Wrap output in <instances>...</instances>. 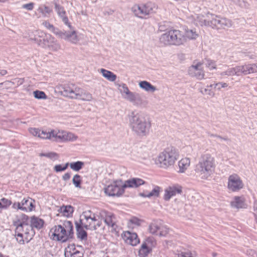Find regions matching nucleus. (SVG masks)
Returning <instances> with one entry per match:
<instances>
[{"instance_id": "1", "label": "nucleus", "mask_w": 257, "mask_h": 257, "mask_svg": "<svg viewBox=\"0 0 257 257\" xmlns=\"http://www.w3.org/2000/svg\"><path fill=\"white\" fill-rule=\"evenodd\" d=\"M215 168L214 158L209 153L203 154L195 166V174L202 180H207L213 173Z\"/></svg>"}, {"instance_id": "2", "label": "nucleus", "mask_w": 257, "mask_h": 257, "mask_svg": "<svg viewBox=\"0 0 257 257\" xmlns=\"http://www.w3.org/2000/svg\"><path fill=\"white\" fill-rule=\"evenodd\" d=\"M129 122L132 130L138 135L145 136L150 127V123L148 122L144 116L136 111H132L128 115Z\"/></svg>"}, {"instance_id": "3", "label": "nucleus", "mask_w": 257, "mask_h": 257, "mask_svg": "<svg viewBox=\"0 0 257 257\" xmlns=\"http://www.w3.org/2000/svg\"><path fill=\"white\" fill-rule=\"evenodd\" d=\"M179 157V152L178 149L172 146L167 147L159 154L156 164L161 168L167 169L173 166Z\"/></svg>"}, {"instance_id": "4", "label": "nucleus", "mask_w": 257, "mask_h": 257, "mask_svg": "<svg viewBox=\"0 0 257 257\" xmlns=\"http://www.w3.org/2000/svg\"><path fill=\"white\" fill-rule=\"evenodd\" d=\"M13 225L16 226L15 236L21 237V239L17 238V241L21 244H24L25 241L29 242L35 234L34 229L29 224H19L14 223Z\"/></svg>"}, {"instance_id": "5", "label": "nucleus", "mask_w": 257, "mask_h": 257, "mask_svg": "<svg viewBox=\"0 0 257 257\" xmlns=\"http://www.w3.org/2000/svg\"><path fill=\"white\" fill-rule=\"evenodd\" d=\"M38 44L43 48H48L49 50L56 51L60 49V45L57 43L54 38L50 34H44L40 38H35Z\"/></svg>"}, {"instance_id": "6", "label": "nucleus", "mask_w": 257, "mask_h": 257, "mask_svg": "<svg viewBox=\"0 0 257 257\" xmlns=\"http://www.w3.org/2000/svg\"><path fill=\"white\" fill-rule=\"evenodd\" d=\"M207 17L210 19V27L213 29L228 28L232 25L231 21L225 18L210 14H208Z\"/></svg>"}, {"instance_id": "7", "label": "nucleus", "mask_w": 257, "mask_h": 257, "mask_svg": "<svg viewBox=\"0 0 257 257\" xmlns=\"http://www.w3.org/2000/svg\"><path fill=\"white\" fill-rule=\"evenodd\" d=\"M62 94L72 99H79L82 96V91L74 84H67L62 85L60 87Z\"/></svg>"}, {"instance_id": "8", "label": "nucleus", "mask_w": 257, "mask_h": 257, "mask_svg": "<svg viewBox=\"0 0 257 257\" xmlns=\"http://www.w3.org/2000/svg\"><path fill=\"white\" fill-rule=\"evenodd\" d=\"M78 137L70 132L64 131H56L52 130V141L57 142H73L76 141Z\"/></svg>"}, {"instance_id": "9", "label": "nucleus", "mask_w": 257, "mask_h": 257, "mask_svg": "<svg viewBox=\"0 0 257 257\" xmlns=\"http://www.w3.org/2000/svg\"><path fill=\"white\" fill-rule=\"evenodd\" d=\"M149 230L151 234L160 236H165L169 233V228L161 220L152 221L149 225Z\"/></svg>"}, {"instance_id": "10", "label": "nucleus", "mask_w": 257, "mask_h": 257, "mask_svg": "<svg viewBox=\"0 0 257 257\" xmlns=\"http://www.w3.org/2000/svg\"><path fill=\"white\" fill-rule=\"evenodd\" d=\"M123 186V183L121 180H116L107 186L105 188L104 192L109 196H119L124 193L125 188Z\"/></svg>"}, {"instance_id": "11", "label": "nucleus", "mask_w": 257, "mask_h": 257, "mask_svg": "<svg viewBox=\"0 0 257 257\" xmlns=\"http://www.w3.org/2000/svg\"><path fill=\"white\" fill-rule=\"evenodd\" d=\"M244 184L240 177L236 174L230 175L228 178L227 188L232 192H237L242 189Z\"/></svg>"}, {"instance_id": "12", "label": "nucleus", "mask_w": 257, "mask_h": 257, "mask_svg": "<svg viewBox=\"0 0 257 257\" xmlns=\"http://www.w3.org/2000/svg\"><path fill=\"white\" fill-rule=\"evenodd\" d=\"M188 73L190 76L195 77L198 80H202L204 79L205 73L202 67V63L197 62L193 63L188 69Z\"/></svg>"}, {"instance_id": "13", "label": "nucleus", "mask_w": 257, "mask_h": 257, "mask_svg": "<svg viewBox=\"0 0 257 257\" xmlns=\"http://www.w3.org/2000/svg\"><path fill=\"white\" fill-rule=\"evenodd\" d=\"M66 229L61 225H55L51 230V231H53V239L54 240L62 241V242L66 241L69 237L67 233H66Z\"/></svg>"}, {"instance_id": "14", "label": "nucleus", "mask_w": 257, "mask_h": 257, "mask_svg": "<svg viewBox=\"0 0 257 257\" xmlns=\"http://www.w3.org/2000/svg\"><path fill=\"white\" fill-rule=\"evenodd\" d=\"M99 216L101 219L104 220L105 223L113 229H116V218L115 215L111 212L106 210H101L99 213Z\"/></svg>"}, {"instance_id": "15", "label": "nucleus", "mask_w": 257, "mask_h": 257, "mask_svg": "<svg viewBox=\"0 0 257 257\" xmlns=\"http://www.w3.org/2000/svg\"><path fill=\"white\" fill-rule=\"evenodd\" d=\"M237 66L240 76L257 72V62L255 63H244L243 65Z\"/></svg>"}, {"instance_id": "16", "label": "nucleus", "mask_w": 257, "mask_h": 257, "mask_svg": "<svg viewBox=\"0 0 257 257\" xmlns=\"http://www.w3.org/2000/svg\"><path fill=\"white\" fill-rule=\"evenodd\" d=\"M122 236L126 243L133 246H135L140 242V239L136 233L125 231Z\"/></svg>"}, {"instance_id": "17", "label": "nucleus", "mask_w": 257, "mask_h": 257, "mask_svg": "<svg viewBox=\"0 0 257 257\" xmlns=\"http://www.w3.org/2000/svg\"><path fill=\"white\" fill-rule=\"evenodd\" d=\"M81 221L80 219L75 221L77 236L78 238L84 240L87 238V233L84 228L88 230V227L85 223H83Z\"/></svg>"}, {"instance_id": "18", "label": "nucleus", "mask_w": 257, "mask_h": 257, "mask_svg": "<svg viewBox=\"0 0 257 257\" xmlns=\"http://www.w3.org/2000/svg\"><path fill=\"white\" fill-rule=\"evenodd\" d=\"M83 252L79 250L74 244L68 245L65 250V257H83Z\"/></svg>"}, {"instance_id": "19", "label": "nucleus", "mask_w": 257, "mask_h": 257, "mask_svg": "<svg viewBox=\"0 0 257 257\" xmlns=\"http://www.w3.org/2000/svg\"><path fill=\"white\" fill-rule=\"evenodd\" d=\"M55 9L59 17L61 19L64 24L70 29H72L71 23L69 22L68 18L64 8L60 5L55 3Z\"/></svg>"}, {"instance_id": "20", "label": "nucleus", "mask_w": 257, "mask_h": 257, "mask_svg": "<svg viewBox=\"0 0 257 257\" xmlns=\"http://www.w3.org/2000/svg\"><path fill=\"white\" fill-rule=\"evenodd\" d=\"M160 42L165 46L175 45L173 30H170L162 34L160 37Z\"/></svg>"}, {"instance_id": "21", "label": "nucleus", "mask_w": 257, "mask_h": 257, "mask_svg": "<svg viewBox=\"0 0 257 257\" xmlns=\"http://www.w3.org/2000/svg\"><path fill=\"white\" fill-rule=\"evenodd\" d=\"M182 193V187L179 185L170 186L165 191L164 198L165 200H169L173 196L177 194Z\"/></svg>"}, {"instance_id": "22", "label": "nucleus", "mask_w": 257, "mask_h": 257, "mask_svg": "<svg viewBox=\"0 0 257 257\" xmlns=\"http://www.w3.org/2000/svg\"><path fill=\"white\" fill-rule=\"evenodd\" d=\"M30 133L35 137H38L43 139H51L52 130L50 132L41 131L36 128H31L29 129Z\"/></svg>"}, {"instance_id": "23", "label": "nucleus", "mask_w": 257, "mask_h": 257, "mask_svg": "<svg viewBox=\"0 0 257 257\" xmlns=\"http://www.w3.org/2000/svg\"><path fill=\"white\" fill-rule=\"evenodd\" d=\"M35 200L32 198H24L21 203V210L23 211H32L35 209Z\"/></svg>"}, {"instance_id": "24", "label": "nucleus", "mask_w": 257, "mask_h": 257, "mask_svg": "<svg viewBox=\"0 0 257 257\" xmlns=\"http://www.w3.org/2000/svg\"><path fill=\"white\" fill-rule=\"evenodd\" d=\"M70 30H71V32H64L63 39L73 44H77L79 41V39L78 38L76 32L72 27V29Z\"/></svg>"}, {"instance_id": "25", "label": "nucleus", "mask_w": 257, "mask_h": 257, "mask_svg": "<svg viewBox=\"0 0 257 257\" xmlns=\"http://www.w3.org/2000/svg\"><path fill=\"white\" fill-rule=\"evenodd\" d=\"M145 183V182L138 178H131L123 183V188H126L127 187L130 188H137L141 185H143Z\"/></svg>"}, {"instance_id": "26", "label": "nucleus", "mask_w": 257, "mask_h": 257, "mask_svg": "<svg viewBox=\"0 0 257 257\" xmlns=\"http://www.w3.org/2000/svg\"><path fill=\"white\" fill-rule=\"evenodd\" d=\"M174 41L175 46H180L186 43L184 33L179 30L173 29Z\"/></svg>"}, {"instance_id": "27", "label": "nucleus", "mask_w": 257, "mask_h": 257, "mask_svg": "<svg viewBox=\"0 0 257 257\" xmlns=\"http://www.w3.org/2000/svg\"><path fill=\"white\" fill-rule=\"evenodd\" d=\"M231 206L237 209L245 208L247 207L245 199L241 196H235L233 201L231 202Z\"/></svg>"}, {"instance_id": "28", "label": "nucleus", "mask_w": 257, "mask_h": 257, "mask_svg": "<svg viewBox=\"0 0 257 257\" xmlns=\"http://www.w3.org/2000/svg\"><path fill=\"white\" fill-rule=\"evenodd\" d=\"M161 188L158 186H155L151 192L144 191L139 193V196L143 197L150 198L151 197H158L159 196Z\"/></svg>"}, {"instance_id": "29", "label": "nucleus", "mask_w": 257, "mask_h": 257, "mask_svg": "<svg viewBox=\"0 0 257 257\" xmlns=\"http://www.w3.org/2000/svg\"><path fill=\"white\" fill-rule=\"evenodd\" d=\"M142 6L144 11L146 12V16L156 13L158 9V6L155 3L151 2L147 3L146 4L142 5Z\"/></svg>"}, {"instance_id": "30", "label": "nucleus", "mask_w": 257, "mask_h": 257, "mask_svg": "<svg viewBox=\"0 0 257 257\" xmlns=\"http://www.w3.org/2000/svg\"><path fill=\"white\" fill-rule=\"evenodd\" d=\"M30 223L29 225L32 226V229H34V228L40 229L43 227L44 222L43 219L33 216L31 218Z\"/></svg>"}, {"instance_id": "31", "label": "nucleus", "mask_w": 257, "mask_h": 257, "mask_svg": "<svg viewBox=\"0 0 257 257\" xmlns=\"http://www.w3.org/2000/svg\"><path fill=\"white\" fill-rule=\"evenodd\" d=\"M220 75L222 77L224 76H239V70L238 68V66H236L234 67H231L228 68L225 71L221 72L220 73Z\"/></svg>"}, {"instance_id": "32", "label": "nucleus", "mask_w": 257, "mask_h": 257, "mask_svg": "<svg viewBox=\"0 0 257 257\" xmlns=\"http://www.w3.org/2000/svg\"><path fill=\"white\" fill-rule=\"evenodd\" d=\"M132 12L135 15L140 18L144 19L146 16V12L144 11V8L142 5H135L132 8Z\"/></svg>"}, {"instance_id": "33", "label": "nucleus", "mask_w": 257, "mask_h": 257, "mask_svg": "<svg viewBox=\"0 0 257 257\" xmlns=\"http://www.w3.org/2000/svg\"><path fill=\"white\" fill-rule=\"evenodd\" d=\"M58 211L62 215L69 217L72 216L74 211L73 207L71 205L62 206L58 209Z\"/></svg>"}, {"instance_id": "34", "label": "nucleus", "mask_w": 257, "mask_h": 257, "mask_svg": "<svg viewBox=\"0 0 257 257\" xmlns=\"http://www.w3.org/2000/svg\"><path fill=\"white\" fill-rule=\"evenodd\" d=\"M139 85L140 88L147 92H154L157 90V88L155 86H153L150 82L147 81H140Z\"/></svg>"}, {"instance_id": "35", "label": "nucleus", "mask_w": 257, "mask_h": 257, "mask_svg": "<svg viewBox=\"0 0 257 257\" xmlns=\"http://www.w3.org/2000/svg\"><path fill=\"white\" fill-rule=\"evenodd\" d=\"M190 160L188 158H185L181 159L178 163L179 167V172L184 173L190 166Z\"/></svg>"}, {"instance_id": "36", "label": "nucleus", "mask_w": 257, "mask_h": 257, "mask_svg": "<svg viewBox=\"0 0 257 257\" xmlns=\"http://www.w3.org/2000/svg\"><path fill=\"white\" fill-rule=\"evenodd\" d=\"M207 18L208 19L207 20L204 18V16L198 15L195 19L196 25L201 26H210V19H209L208 17Z\"/></svg>"}, {"instance_id": "37", "label": "nucleus", "mask_w": 257, "mask_h": 257, "mask_svg": "<svg viewBox=\"0 0 257 257\" xmlns=\"http://www.w3.org/2000/svg\"><path fill=\"white\" fill-rule=\"evenodd\" d=\"M100 72L102 76L107 80L111 82H114L116 79V75L112 72L107 70L101 68Z\"/></svg>"}, {"instance_id": "38", "label": "nucleus", "mask_w": 257, "mask_h": 257, "mask_svg": "<svg viewBox=\"0 0 257 257\" xmlns=\"http://www.w3.org/2000/svg\"><path fill=\"white\" fill-rule=\"evenodd\" d=\"M79 219L81 221H82L83 219L87 220H91V221L93 223L97 221L94 214H92V212L90 210L83 212L82 214L80 216Z\"/></svg>"}, {"instance_id": "39", "label": "nucleus", "mask_w": 257, "mask_h": 257, "mask_svg": "<svg viewBox=\"0 0 257 257\" xmlns=\"http://www.w3.org/2000/svg\"><path fill=\"white\" fill-rule=\"evenodd\" d=\"M184 35L186 39V42L187 39L195 40L198 37V33L193 29H185Z\"/></svg>"}, {"instance_id": "40", "label": "nucleus", "mask_w": 257, "mask_h": 257, "mask_svg": "<svg viewBox=\"0 0 257 257\" xmlns=\"http://www.w3.org/2000/svg\"><path fill=\"white\" fill-rule=\"evenodd\" d=\"M152 251V249L148 247L145 243H142L139 250V256L140 257H147Z\"/></svg>"}, {"instance_id": "41", "label": "nucleus", "mask_w": 257, "mask_h": 257, "mask_svg": "<svg viewBox=\"0 0 257 257\" xmlns=\"http://www.w3.org/2000/svg\"><path fill=\"white\" fill-rule=\"evenodd\" d=\"M84 164V162L78 161L70 163H69V166L72 170L75 172H78L83 168Z\"/></svg>"}, {"instance_id": "42", "label": "nucleus", "mask_w": 257, "mask_h": 257, "mask_svg": "<svg viewBox=\"0 0 257 257\" xmlns=\"http://www.w3.org/2000/svg\"><path fill=\"white\" fill-rule=\"evenodd\" d=\"M63 227H65L66 229V233L68 235L69 238H71L73 234V227L72 223L70 221H65L63 222Z\"/></svg>"}, {"instance_id": "43", "label": "nucleus", "mask_w": 257, "mask_h": 257, "mask_svg": "<svg viewBox=\"0 0 257 257\" xmlns=\"http://www.w3.org/2000/svg\"><path fill=\"white\" fill-rule=\"evenodd\" d=\"M37 11L41 13L44 17H48L52 12V10L46 5H44L43 7H39Z\"/></svg>"}, {"instance_id": "44", "label": "nucleus", "mask_w": 257, "mask_h": 257, "mask_svg": "<svg viewBox=\"0 0 257 257\" xmlns=\"http://www.w3.org/2000/svg\"><path fill=\"white\" fill-rule=\"evenodd\" d=\"M29 219L28 216L24 214H22L17 220H14L13 221V223H17L18 225L22 224L23 225L24 224H29Z\"/></svg>"}, {"instance_id": "45", "label": "nucleus", "mask_w": 257, "mask_h": 257, "mask_svg": "<svg viewBox=\"0 0 257 257\" xmlns=\"http://www.w3.org/2000/svg\"><path fill=\"white\" fill-rule=\"evenodd\" d=\"M203 63L210 70L216 69V62L214 60L210 59H205Z\"/></svg>"}, {"instance_id": "46", "label": "nucleus", "mask_w": 257, "mask_h": 257, "mask_svg": "<svg viewBox=\"0 0 257 257\" xmlns=\"http://www.w3.org/2000/svg\"><path fill=\"white\" fill-rule=\"evenodd\" d=\"M72 183L76 188H81L82 177L79 174H75L72 178Z\"/></svg>"}, {"instance_id": "47", "label": "nucleus", "mask_w": 257, "mask_h": 257, "mask_svg": "<svg viewBox=\"0 0 257 257\" xmlns=\"http://www.w3.org/2000/svg\"><path fill=\"white\" fill-rule=\"evenodd\" d=\"M143 243H145L148 247H149L152 249L157 244L156 241L153 237H148Z\"/></svg>"}, {"instance_id": "48", "label": "nucleus", "mask_w": 257, "mask_h": 257, "mask_svg": "<svg viewBox=\"0 0 257 257\" xmlns=\"http://www.w3.org/2000/svg\"><path fill=\"white\" fill-rule=\"evenodd\" d=\"M69 166V163H66L63 166L59 164L54 166V170L56 172H62L66 170Z\"/></svg>"}, {"instance_id": "49", "label": "nucleus", "mask_w": 257, "mask_h": 257, "mask_svg": "<svg viewBox=\"0 0 257 257\" xmlns=\"http://www.w3.org/2000/svg\"><path fill=\"white\" fill-rule=\"evenodd\" d=\"M34 97L37 99H46L47 96L43 92L39 90H36L34 92Z\"/></svg>"}, {"instance_id": "50", "label": "nucleus", "mask_w": 257, "mask_h": 257, "mask_svg": "<svg viewBox=\"0 0 257 257\" xmlns=\"http://www.w3.org/2000/svg\"><path fill=\"white\" fill-rule=\"evenodd\" d=\"M141 220L136 217H133L131 218L128 222V225L131 226L132 224H134L136 226H139L141 223Z\"/></svg>"}, {"instance_id": "51", "label": "nucleus", "mask_w": 257, "mask_h": 257, "mask_svg": "<svg viewBox=\"0 0 257 257\" xmlns=\"http://www.w3.org/2000/svg\"><path fill=\"white\" fill-rule=\"evenodd\" d=\"M200 92L204 95H207L211 97H213L215 95V93L207 87L204 89V91L200 90Z\"/></svg>"}, {"instance_id": "52", "label": "nucleus", "mask_w": 257, "mask_h": 257, "mask_svg": "<svg viewBox=\"0 0 257 257\" xmlns=\"http://www.w3.org/2000/svg\"><path fill=\"white\" fill-rule=\"evenodd\" d=\"M40 156L41 157H46L50 159H53L54 158L57 159L58 157V154L54 152H50L48 153H41L40 154Z\"/></svg>"}, {"instance_id": "53", "label": "nucleus", "mask_w": 257, "mask_h": 257, "mask_svg": "<svg viewBox=\"0 0 257 257\" xmlns=\"http://www.w3.org/2000/svg\"><path fill=\"white\" fill-rule=\"evenodd\" d=\"M35 5V3L31 2L23 5L22 6V8L29 11H31L34 9Z\"/></svg>"}, {"instance_id": "54", "label": "nucleus", "mask_w": 257, "mask_h": 257, "mask_svg": "<svg viewBox=\"0 0 257 257\" xmlns=\"http://www.w3.org/2000/svg\"><path fill=\"white\" fill-rule=\"evenodd\" d=\"M214 88H216L218 90H220L222 88H225L228 86V84L225 82H220L214 84Z\"/></svg>"}, {"instance_id": "55", "label": "nucleus", "mask_w": 257, "mask_h": 257, "mask_svg": "<svg viewBox=\"0 0 257 257\" xmlns=\"http://www.w3.org/2000/svg\"><path fill=\"white\" fill-rule=\"evenodd\" d=\"M51 31L55 35H57L59 38L63 39L64 34V32L60 31L58 28L54 27V26L53 27V28H52Z\"/></svg>"}, {"instance_id": "56", "label": "nucleus", "mask_w": 257, "mask_h": 257, "mask_svg": "<svg viewBox=\"0 0 257 257\" xmlns=\"http://www.w3.org/2000/svg\"><path fill=\"white\" fill-rule=\"evenodd\" d=\"M245 56L248 57L250 59H254L256 58L255 54L250 51H243L241 52Z\"/></svg>"}, {"instance_id": "57", "label": "nucleus", "mask_w": 257, "mask_h": 257, "mask_svg": "<svg viewBox=\"0 0 257 257\" xmlns=\"http://www.w3.org/2000/svg\"><path fill=\"white\" fill-rule=\"evenodd\" d=\"M3 205L5 209L7 208L12 204V201L8 199L3 198L1 199Z\"/></svg>"}, {"instance_id": "58", "label": "nucleus", "mask_w": 257, "mask_h": 257, "mask_svg": "<svg viewBox=\"0 0 257 257\" xmlns=\"http://www.w3.org/2000/svg\"><path fill=\"white\" fill-rule=\"evenodd\" d=\"M102 223L101 221H98L96 224L94 223L93 225L91 226V230H95L96 229H99L101 227Z\"/></svg>"}, {"instance_id": "59", "label": "nucleus", "mask_w": 257, "mask_h": 257, "mask_svg": "<svg viewBox=\"0 0 257 257\" xmlns=\"http://www.w3.org/2000/svg\"><path fill=\"white\" fill-rule=\"evenodd\" d=\"M121 87L122 88V90H121V93H124L126 95L131 92L125 84H122Z\"/></svg>"}, {"instance_id": "60", "label": "nucleus", "mask_w": 257, "mask_h": 257, "mask_svg": "<svg viewBox=\"0 0 257 257\" xmlns=\"http://www.w3.org/2000/svg\"><path fill=\"white\" fill-rule=\"evenodd\" d=\"M246 254L252 257H257V251L253 249H248L246 251Z\"/></svg>"}, {"instance_id": "61", "label": "nucleus", "mask_w": 257, "mask_h": 257, "mask_svg": "<svg viewBox=\"0 0 257 257\" xmlns=\"http://www.w3.org/2000/svg\"><path fill=\"white\" fill-rule=\"evenodd\" d=\"M136 93L130 92L128 94H127L126 95V96H124V97L125 99H127L130 102H132V101L133 100L134 97L135 96Z\"/></svg>"}, {"instance_id": "62", "label": "nucleus", "mask_w": 257, "mask_h": 257, "mask_svg": "<svg viewBox=\"0 0 257 257\" xmlns=\"http://www.w3.org/2000/svg\"><path fill=\"white\" fill-rule=\"evenodd\" d=\"M42 25L50 31H51V30L52 29V28H53L54 27L53 25L51 24L47 21H44V22H43Z\"/></svg>"}, {"instance_id": "63", "label": "nucleus", "mask_w": 257, "mask_h": 257, "mask_svg": "<svg viewBox=\"0 0 257 257\" xmlns=\"http://www.w3.org/2000/svg\"><path fill=\"white\" fill-rule=\"evenodd\" d=\"M142 104L143 99L141 97V95L139 94V96L138 97V98H137L136 101H135L134 104L137 106H140L142 105Z\"/></svg>"}, {"instance_id": "64", "label": "nucleus", "mask_w": 257, "mask_h": 257, "mask_svg": "<svg viewBox=\"0 0 257 257\" xmlns=\"http://www.w3.org/2000/svg\"><path fill=\"white\" fill-rule=\"evenodd\" d=\"M178 257H192L190 252H181L178 254Z\"/></svg>"}]
</instances>
